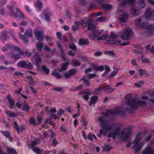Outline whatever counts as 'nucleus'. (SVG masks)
Returning <instances> with one entry per match:
<instances>
[{
  "label": "nucleus",
  "mask_w": 154,
  "mask_h": 154,
  "mask_svg": "<svg viewBox=\"0 0 154 154\" xmlns=\"http://www.w3.org/2000/svg\"><path fill=\"white\" fill-rule=\"evenodd\" d=\"M64 76L66 79L70 78L71 76L68 71L66 72L64 74Z\"/></svg>",
  "instance_id": "57"
},
{
  "label": "nucleus",
  "mask_w": 154,
  "mask_h": 154,
  "mask_svg": "<svg viewBox=\"0 0 154 154\" xmlns=\"http://www.w3.org/2000/svg\"><path fill=\"white\" fill-rule=\"evenodd\" d=\"M51 145L54 146L58 144V142L56 139H53L52 141Z\"/></svg>",
  "instance_id": "61"
},
{
  "label": "nucleus",
  "mask_w": 154,
  "mask_h": 154,
  "mask_svg": "<svg viewBox=\"0 0 154 154\" xmlns=\"http://www.w3.org/2000/svg\"><path fill=\"white\" fill-rule=\"evenodd\" d=\"M134 1L135 0H122L121 5L124 7L128 4L133 5L134 4Z\"/></svg>",
  "instance_id": "15"
},
{
  "label": "nucleus",
  "mask_w": 154,
  "mask_h": 154,
  "mask_svg": "<svg viewBox=\"0 0 154 154\" xmlns=\"http://www.w3.org/2000/svg\"><path fill=\"white\" fill-rule=\"evenodd\" d=\"M88 29L89 31H91L96 28L95 26L91 21L88 22Z\"/></svg>",
  "instance_id": "21"
},
{
  "label": "nucleus",
  "mask_w": 154,
  "mask_h": 154,
  "mask_svg": "<svg viewBox=\"0 0 154 154\" xmlns=\"http://www.w3.org/2000/svg\"><path fill=\"white\" fill-rule=\"evenodd\" d=\"M6 113L10 117H13L16 116L14 112H11V111L5 109Z\"/></svg>",
  "instance_id": "30"
},
{
  "label": "nucleus",
  "mask_w": 154,
  "mask_h": 154,
  "mask_svg": "<svg viewBox=\"0 0 154 154\" xmlns=\"http://www.w3.org/2000/svg\"><path fill=\"white\" fill-rule=\"evenodd\" d=\"M36 46L37 50L39 51H40L42 50L43 44L41 42H37Z\"/></svg>",
  "instance_id": "25"
},
{
  "label": "nucleus",
  "mask_w": 154,
  "mask_h": 154,
  "mask_svg": "<svg viewBox=\"0 0 154 154\" xmlns=\"http://www.w3.org/2000/svg\"><path fill=\"white\" fill-rule=\"evenodd\" d=\"M42 3L40 1H37L35 4V6L37 9L40 11L42 10Z\"/></svg>",
  "instance_id": "33"
},
{
  "label": "nucleus",
  "mask_w": 154,
  "mask_h": 154,
  "mask_svg": "<svg viewBox=\"0 0 154 154\" xmlns=\"http://www.w3.org/2000/svg\"><path fill=\"white\" fill-rule=\"evenodd\" d=\"M33 151L37 154H41V151L38 147H34L33 149Z\"/></svg>",
  "instance_id": "47"
},
{
  "label": "nucleus",
  "mask_w": 154,
  "mask_h": 154,
  "mask_svg": "<svg viewBox=\"0 0 154 154\" xmlns=\"http://www.w3.org/2000/svg\"><path fill=\"white\" fill-rule=\"evenodd\" d=\"M42 71L44 72L46 74H48L50 72L49 69L47 68L46 66L43 65L42 66Z\"/></svg>",
  "instance_id": "39"
},
{
  "label": "nucleus",
  "mask_w": 154,
  "mask_h": 154,
  "mask_svg": "<svg viewBox=\"0 0 154 154\" xmlns=\"http://www.w3.org/2000/svg\"><path fill=\"white\" fill-rule=\"evenodd\" d=\"M71 63L74 66H79L81 65L80 62L75 59H73L72 60Z\"/></svg>",
  "instance_id": "34"
},
{
  "label": "nucleus",
  "mask_w": 154,
  "mask_h": 154,
  "mask_svg": "<svg viewBox=\"0 0 154 154\" xmlns=\"http://www.w3.org/2000/svg\"><path fill=\"white\" fill-rule=\"evenodd\" d=\"M89 43V42L88 40L82 38L79 40V45H88Z\"/></svg>",
  "instance_id": "22"
},
{
  "label": "nucleus",
  "mask_w": 154,
  "mask_h": 154,
  "mask_svg": "<svg viewBox=\"0 0 154 154\" xmlns=\"http://www.w3.org/2000/svg\"><path fill=\"white\" fill-rule=\"evenodd\" d=\"M101 32L98 30H96L93 31L91 34L89 35V36L94 40L96 38H98V37L100 35Z\"/></svg>",
  "instance_id": "16"
},
{
  "label": "nucleus",
  "mask_w": 154,
  "mask_h": 154,
  "mask_svg": "<svg viewBox=\"0 0 154 154\" xmlns=\"http://www.w3.org/2000/svg\"><path fill=\"white\" fill-rule=\"evenodd\" d=\"M53 89L59 92L63 90V88L60 87H57L53 88Z\"/></svg>",
  "instance_id": "63"
},
{
  "label": "nucleus",
  "mask_w": 154,
  "mask_h": 154,
  "mask_svg": "<svg viewBox=\"0 0 154 154\" xmlns=\"http://www.w3.org/2000/svg\"><path fill=\"white\" fill-rule=\"evenodd\" d=\"M94 70L96 71H103L104 69V66H95L93 67Z\"/></svg>",
  "instance_id": "36"
},
{
  "label": "nucleus",
  "mask_w": 154,
  "mask_h": 154,
  "mask_svg": "<svg viewBox=\"0 0 154 154\" xmlns=\"http://www.w3.org/2000/svg\"><path fill=\"white\" fill-rule=\"evenodd\" d=\"M131 133V131L130 128H125L119 134V136L121 139L126 141L129 139Z\"/></svg>",
  "instance_id": "6"
},
{
  "label": "nucleus",
  "mask_w": 154,
  "mask_h": 154,
  "mask_svg": "<svg viewBox=\"0 0 154 154\" xmlns=\"http://www.w3.org/2000/svg\"><path fill=\"white\" fill-rule=\"evenodd\" d=\"M132 35L131 30L129 28L123 30L121 34L122 39L126 40H129Z\"/></svg>",
  "instance_id": "7"
},
{
  "label": "nucleus",
  "mask_w": 154,
  "mask_h": 154,
  "mask_svg": "<svg viewBox=\"0 0 154 154\" xmlns=\"http://www.w3.org/2000/svg\"><path fill=\"white\" fill-rule=\"evenodd\" d=\"M2 39L4 40H6L8 38L7 35V32L5 30H4L2 32Z\"/></svg>",
  "instance_id": "27"
},
{
  "label": "nucleus",
  "mask_w": 154,
  "mask_h": 154,
  "mask_svg": "<svg viewBox=\"0 0 154 154\" xmlns=\"http://www.w3.org/2000/svg\"><path fill=\"white\" fill-rule=\"evenodd\" d=\"M121 108L120 107H117L115 109V111L112 110H107L106 111V112L107 113L118 114L120 111Z\"/></svg>",
  "instance_id": "23"
},
{
  "label": "nucleus",
  "mask_w": 154,
  "mask_h": 154,
  "mask_svg": "<svg viewBox=\"0 0 154 154\" xmlns=\"http://www.w3.org/2000/svg\"><path fill=\"white\" fill-rule=\"evenodd\" d=\"M141 60L142 61V62L143 63L146 62H149V61L148 60L146 59L145 57L142 56L141 57Z\"/></svg>",
  "instance_id": "58"
},
{
  "label": "nucleus",
  "mask_w": 154,
  "mask_h": 154,
  "mask_svg": "<svg viewBox=\"0 0 154 154\" xmlns=\"http://www.w3.org/2000/svg\"><path fill=\"white\" fill-rule=\"evenodd\" d=\"M99 120L101 122L100 126L102 129L100 130V133L105 136L108 131H110L113 127H114L115 129L112 132H110L107 135L108 137H112L115 139L116 135L119 133L120 130V127L119 126L115 124L111 125L108 121L105 119L104 117H100L99 118Z\"/></svg>",
  "instance_id": "1"
},
{
  "label": "nucleus",
  "mask_w": 154,
  "mask_h": 154,
  "mask_svg": "<svg viewBox=\"0 0 154 154\" xmlns=\"http://www.w3.org/2000/svg\"><path fill=\"white\" fill-rule=\"evenodd\" d=\"M16 10L17 12L19 13V18L20 19H24L25 18L24 14L19 8H16Z\"/></svg>",
  "instance_id": "32"
},
{
  "label": "nucleus",
  "mask_w": 154,
  "mask_h": 154,
  "mask_svg": "<svg viewBox=\"0 0 154 154\" xmlns=\"http://www.w3.org/2000/svg\"><path fill=\"white\" fill-rule=\"evenodd\" d=\"M117 37L116 35L112 32L110 36V39L108 41V43L112 45H118L121 42L119 40L116 39Z\"/></svg>",
  "instance_id": "9"
},
{
  "label": "nucleus",
  "mask_w": 154,
  "mask_h": 154,
  "mask_svg": "<svg viewBox=\"0 0 154 154\" xmlns=\"http://www.w3.org/2000/svg\"><path fill=\"white\" fill-rule=\"evenodd\" d=\"M11 50L12 54L11 57H13L16 59H18L20 58V55L23 56L24 54V52L23 51L21 50L20 48L17 46L11 47Z\"/></svg>",
  "instance_id": "5"
},
{
  "label": "nucleus",
  "mask_w": 154,
  "mask_h": 154,
  "mask_svg": "<svg viewBox=\"0 0 154 154\" xmlns=\"http://www.w3.org/2000/svg\"><path fill=\"white\" fill-rule=\"evenodd\" d=\"M81 23L82 26L83 28H85L87 26V24L85 21L84 20L81 21Z\"/></svg>",
  "instance_id": "64"
},
{
  "label": "nucleus",
  "mask_w": 154,
  "mask_h": 154,
  "mask_svg": "<svg viewBox=\"0 0 154 154\" xmlns=\"http://www.w3.org/2000/svg\"><path fill=\"white\" fill-rule=\"evenodd\" d=\"M35 57V62L36 65L38 66L41 64L42 59L40 57L39 54L36 52L34 56Z\"/></svg>",
  "instance_id": "12"
},
{
  "label": "nucleus",
  "mask_w": 154,
  "mask_h": 154,
  "mask_svg": "<svg viewBox=\"0 0 154 154\" xmlns=\"http://www.w3.org/2000/svg\"><path fill=\"white\" fill-rule=\"evenodd\" d=\"M52 75L56 77L57 79H60L62 78V76L59 74V72L56 70H54L52 73Z\"/></svg>",
  "instance_id": "29"
},
{
  "label": "nucleus",
  "mask_w": 154,
  "mask_h": 154,
  "mask_svg": "<svg viewBox=\"0 0 154 154\" xmlns=\"http://www.w3.org/2000/svg\"><path fill=\"white\" fill-rule=\"evenodd\" d=\"M96 75L95 74H89L87 75V77L88 79H91L96 76Z\"/></svg>",
  "instance_id": "55"
},
{
  "label": "nucleus",
  "mask_w": 154,
  "mask_h": 154,
  "mask_svg": "<svg viewBox=\"0 0 154 154\" xmlns=\"http://www.w3.org/2000/svg\"><path fill=\"white\" fill-rule=\"evenodd\" d=\"M41 27H37L34 29V33L36 38L38 40L40 41H43L44 39V31L42 29L40 30Z\"/></svg>",
  "instance_id": "8"
},
{
  "label": "nucleus",
  "mask_w": 154,
  "mask_h": 154,
  "mask_svg": "<svg viewBox=\"0 0 154 154\" xmlns=\"http://www.w3.org/2000/svg\"><path fill=\"white\" fill-rule=\"evenodd\" d=\"M29 81V84L30 85H34L35 83L34 81V79L31 76H28V77Z\"/></svg>",
  "instance_id": "48"
},
{
  "label": "nucleus",
  "mask_w": 154,
  "mask_h": 154,
  "mask_svg": "<svg viewBox=\"0 0 154 154\" xmlns=\"http://www.w3.org/2000/svg\"><path fill=\"white\" fill-rule=\"evenodd\" d=\"M26 68H29L30 69H32L33 68V65L31 63H29L26 67Z\"/></svg>",
  "instance_id": "50"
},
{
  "label": "nucleus",
  "mask_w": 154,
  "mask_h": 154,
  "mask_svg": "<svg viewBox=\"0 0 154 154\" xmlns=\"http://www.w3.org/2000/svg\"><path fill=\"white\" fill-rule=\"evenodd\" d=\"M36 119L38 122V124H40L41 123L42 121V117L38 116H37Z\"/></svg>",
  "instance_id": "56"
},
{
  "label": "nucleus",
  "mask_w": 154,
  "mask_h": 154,
  "mask_svg": "<svg viewBox=\"0 0 154 154\" xmlns=\"http://www.w3.org/2000/svg\"><path fill=\"white\" fill-rule=\"evenodd\" d=\"M138 4L141 8H144L145 6L144 0H138Z\"/></svg>",
  "instance_id": "41"
},
{
  "label": "nucleus",
  "mask_w": 154,
  "mask_h": 154,
  "mask_svg": "<svg viewBox=\"0 0 154 154\" xmlns=\"http://www.w3.org/2000/svg\"><path fill=\"white\" fill-rule=\"evenodd\" d=\"M2 134L6 137H9L10 135V132L8 131H3Z\"/></svg>",
  "instance_id": "60"
},
{
  "label": "nucleus",
  "mask_w": 154,
  "mask_h": 154,
  "mask_svg": "<svg viewBox=\"0 0 154 154\" xmlns=\"http://www.w3.org/2000/svg\"><path fill=\"white\" fill-rule=\"evenodd\" d=\"M152 134H150L146 139H143L144 135L139 133L137 134L136 137L135 139L134 142V146L132 147L135 149V152L138 153L141 149L142 147L145 144L144 141H149L151 138Z\"/></svg>",
  "instance_id": "2"
},
{
  "label": "nucleus",
  "mask_w": 154,
  "mask_h": 154,
  "mask_svg": "<svg viewBox=\"0 0 154 154\" xmlns=\"http://www.w3.org/2000/svg\"><path fill=\"white\" fill-rule=\"evenodd\" d=\"M142 154H154V150L151 147L147 146L143 150Z\"/></svg>",
  "instance_id": "13"
},
{
  "label": "nucleus",
  "mask_w": 154,
  "mask_h": 154,
  "mask_svg": "<svg viewBox=\"0 0 154 154\" xmlns=\"http://www.w3.org/2000/svg\"><path fill=\"white\" fill-rule=\"evenodd\" d=\"M40 142V140L39 139H36L32 143L31 145L32 146L34 147L37 144H39Z\"/></svg>",
  "instance_id": "40"
},
{
  "label": "nucleus",
  "mask_w": 154,
  "mask_h": 154,
  "mask_svg": "<svg viewBox=\"0 0 154 154\" xmlns=\"http://www.w3.org/2000/svg\"><path fill=\"white\" fill-rule=\"evenodd\" d=\"M9 8L10 10V14L12 16L17 18L18 17V15L14 10V6L13 5H11L9 7Z\"/></svg>",
  "instance_id": "17"
},
{
  "label": "nucleus",
  "mask_w": 154,
  "mask_h": 154,
  "mask_svg": "<svg viewBox=\"0 0 154 154\" xmlns=\"http://www.w3.org/2000/svg\"><path fill=\"white\" fill-rule=\"evenodd\" d=\"M68 71L72 76L75 74L77 71L75 69H72L69 70Z\"/></svg>",
  "instance_id": "44"
},
{
  "label": "nucleus",
  "mask_w": 154,
  "mask_h": 154,
  "mask_svg": "<svg viewBox=\"0 0 154 154\" xmlns=\"http://www.w3.org/2000/svg\"><path fill=\"white\" fill-rule=\"evenodd\" d=\"M69 62H67L66 63L62 64L61 69H58V71L60 72H62L63 70H65L67 69V66L69 64Z\"/></svg>",
  "instance_id": "24"
},
{
  "label": "nucleus",
  "mask_w": 154,
  "mask_h": 154,
  "mask_svg": "<svg viewBox=\"0 0 154 154\" xmlns=\"http://www.w3.org/2000/svg\"><path fill=\"white\" fill-rule=\"evenodd\" d=\"M108 35L107 34H104L102 36L98 37L97 38V39L98 41L104 40L108 38Z\"/></svg>",
  "instance_id": "37"
},
{
  "label": "nucleus",
  "mask_w": 154,
  "mask_h": 154,
  "mask_svg": "<svg viewBox=\"0 0 154 154\" xmlns=\"http://www.w3.org/2000/svg\"><path fill=\"white\" fill-rule=\"evenodd\" d=\"M102 90V88L99 86L94 91V93L95 94H98L100 93Z\"/></svg>",
  "instance_id": "46"
},
{
  "label": "nucleus",
  "mask_w": 154,
  "mask_h": 154,
  "mask_svg": "<svg viewBox=\"0 0 154 154\" xmlns=\"http://www.w3.org/2000/svg\"><path fill=\"white\" fill-rule=\"evenodd\" d=\"M26 36L25 35H23L20 33L19 34V38L21 39L24 43L26 44L28 42V40Z\"/></svg>",
  "instance_id": "20"
},
{
  "label": "nucleus",
  "mask_w": 154,
  "mask_h": 154,
  "mask_svg": "<svg viewBox=\"0 0 154 154\" xmlns=\"http://www.w3.org/2000/svg\"><path fill=\"white\" fill-rule=\"evenodd\" d=\"M7 152L10 154H17V152L15 149L13 148H8L7 149Z\"/></svg>",
  "instance_id": "38"
},
{
  "label": "nucleus",
  "mask_w": 154,
  "mask_h": 154,
  "mask_svg": "<svg viewBox=\"0 0 154 154\" xmlns=\"http://www.w3.org/2000/svg\"><path fill=\"white\" fill-rule=\"evenodd\" d=\"M29 122L31 125L34 126L38 125V123L35 121V119L33 117H31L29 119Z\"/></svg>",
  "instance_id": "35"
},
{
  "label": "nucleus",
  "mask_w": 154,
  "mask_h": 154,
  "mask_svg": "<svg viewBox=\"0 0 154 154\" xmlns=\"http://www.w3.org/2000/svg\"><path fill=\"white\" fill-rule=\"evenodd\" d=\"M30 106L29 105L26 103H23L22 107V110L25 111L29 112V109H30Z\"/></svg>",
  "instance_id": "31"
},
{
  "label": "nucleus",
  "mask_w": 154,
  "mask_h": 154,
  "mask_svg": "<svg viewBox=\"0 0 154 154\" xmlns=\"http://www.w3.org/2000/svg\"><path fill=\"white\" fill-rule=\"evenodd\" d=\"M101 7L103 8L106 10H109L112 8V6L109 4H103L101 5Z\"/></svg>",
  "instance_id": "28"
},
{
  "label": "nucleus",
  "mask_w": 154,
  "mask_h": 154,
  "mask_svg": "<svg viewBox=\"0 0 154 154\" xmlns=\"http://www.w3.org/2000/svg\"><path fill=\"white\" fill-rule=\"evenodd\" d=\"M145 19V18L143 17L136 19L135 21V24L141 29H147V31L149 34H154V25H147L146 23L144 22V20Z\"/></svg>",
  "instance_id": "3"
},
{
  "label": "nucleus",
  "mask_w": 154,
  "mask_h": 154,
  "mask_svg": "<svg viewBox=\"0 0 154 154\" xmlns=\"http://www.w3.org/2000/svg\"><path fill=\"white\" fill-rule=\"evenodd\" d=\"M128 17L127 14H125L122 15V17H120V20L121 21L125 22L128 18Z\"/></svg>",
  "instance_id": "42"
},
{
  "label": "nucleus",
  "mask_w": 154,
  "mask_h": 154,
  "mask_svg": "<svg viewBox=\"0 0 154 154\" xmlns=\"http://www.w3.org/2000/svg\"><path fill=\"white\" fill-rule=\"evenodd\" d=\"M69 48L73 51H76L77 49V47L74 43H70L69 45Z\"/></svg>",
  "instance_id": "45"
},
{
  "label": "nucleus",
  "mask_w": 154,
  "mask_h": 154,
  "mask_svg": "<svg viewBox=\"0 0 154 154\" xmlns=\"http://www.w3.org/2000/svg\"><path fill=\"white\" fill-rule=\"evenodd\" d=\"M11 46L9 45H7L6 47H3L2 48V50L4 51H7L8 49H11Z\"/></svg>",
  "instance_id": "53"
},
{
  "label": "nucleus",
  "mask_w": 154,
  "mask_h": 154,
  "mask_svg": "<svg viewBox=\"0 0 154 154\" xmlns=\"http://www.w3.org/2000/svg\"><path fill=\"white\" fill-rule=\"evenodd\" d=\"M26 65L27 62L26 61L24 60H21L19 62L17 63V66L21 68L26 66Z\"/></svg>",
  "instance_id": "26"
},
{
  "label": "nucleus",
  "mask_w": 154,
  "mask_h": 154,
  "mask_svg": "<svg viewBox=\"0 0 154 154\" xmlns=\"http://www.w3.org/2000/svg\"><path fill=\"white\" fill-rule=\"evenodd\" d=\"M24 35L28 37H32L33 36L32 29L30 28L26 30Z\"/></svg>",
  "instance_id": "18"
},
{
  "label": "nucleus",
  "mask_w": 154,
  "mask_h": 154,
  "mask_svg": "<svg viewBox=\"0 0 154 154\" xmlns=\"http://www.w3.org/2000/svg\"><path fill=\"white\" fill-rule=\"evenodd\" d=\"M14 125H15V128L17 130V132L19 133V128L18 124H17L16 121L14 122Z\"/></svg>",
  "instance_id": "54"
},
{
  "label": "nucleus",
  "mask_w": 154,
  "mask_h": 154,
  "mask_svg": "<svg viewBox=\"0 0 154 154\" xmlns=\"http://www.w3.org/2000/svg\"><path fill=\"white\" fill-rule=\"evenodd\" d=\"M106 19V18L105 17L102 16L99 18H98L97 19V21L100 22H103Z\"/></svg>",
  "instance_id": "51"
},
{
  "label": "nucleus",
  "mask_w": 154,
  "mask_h": 154,
  "mask_svg": "<svg viewBox=\"0 0 154 154\" xmlns=\"http://www.w3.org/2000/svg\"><path fill=\"white\" fill-rule=\"evenodd\" d=\"M112 148V147L111 146L108 144L105 145L104 148V150L106 151L110 150Z\"/></svg>",
  "instance_id": "49"
},
{
  "label": "nucleus",
  "mask_w": 154,
  "mask_h": 154,
  "mask_svg": "<svg viewBox=\"0 0 154 154\" xmlns=\"http://www.w3.org/2000/svg\"><path fill=\"white\" fill-rule=\"evenodd\" d=\"M105 54H106L111 55L112 56H114L115 55L114 51H106L105 52Z\"/></svg>",
  "instance_id": "52"
},
{
  "label": "nucleus",
  "mask_w": 154,
  "mask_h": 154,
  "mask_svg": "<svg viewBox=\"0 0 154 154\" xmlns=\"http://www.w3.org/2000/svg\"><path fill=\"white\" fill-rule=\"evenodd\" d=\"M127 103L131 109H137L139 106L143 107H145L146 106V104L145 102L141 101L137 102L136 100L134 99H131L128 100Z\"/></svg>",
  "instance_id": "4"
},
{
  "label": "nucleus",
  "mask_w": 154,
  "mask_h": 154,
  "mask_svg": "<svg viewBox=\"0 0 154 154\" xmlns=\"http://www.w3.org/2000/svg\"><path fill=\"white\" fill-rule=\"evenodd\" d=\"M6 97L9 104L10 108L12 109L13 107H15L14 101L10 94L7 95Z\"/></svg>",
  "instance_id": "11"
},
{
  "label": "nucleus",
  "mask_w": 154,
  "mask_h": 154,
  "mask_svg": "<svg viewBox=\"0 0 154 154\" xmlns=\"http://www.w3.org/2000/svg\"><path fill=\"white\" fill-rule=\"evenodd\" d=\"M81 80L84 81L85 85L87 86H88L90 85V82L88 80L85 79V78H82L80 80V81Z\"/></svg>",
  "instance_id": "43"
},
{
  "label": "nucleus",
  "mask_w": 154,
  "mask_h": 154,
  "mask_svg": "<svg viewBox=\"0 0 154 154\" xmlns=\"http://www.w3.org/2000/svg\"><path fill=\"white\" fill-rule=\"evenodd\" d=\"M140 11L139 9L136 8L135 7L131 8L130 10V13L134 16H137L139 15Z\"/></svg>",
  "instance_id": "14"
},
{
  "label": "nucleus",
  "mask_w": 154,
  "mask_h": 154,
  "mask_svg": "<svg viewBox=\"0 0 154 154\" xmlns=\"http://www.w3.org/2000/svg\"><path fill=\"white\" fill-rule=\"evenodd\" d=\"M145 16L146 18L148 20H154V11L151 8H148L145 12Z\"/></svg>",
  "instance_id": "10"
},
{
  "label": "nucleus",
  "mask_w": 154,
  "mask_h": 154,
  "mask_svg": "<svg viewBox=\"0 0 154 154\" xmlns=\"http://www.w3.org/2000/svg\"><path fill=\"white\" fill-rule=\"evenodd\" d=\"M117 72L118 71H116L112 72L111 74L108 77V78L109 79H110L114 76L117 73Z\"/></svg>",
  "instance_id": "59"
},
{
  "label": "nucleus",
  "mask_w": 154,
  "mask_h": 154,
  "mask_svg": "<svg viewBox=\"0 0 154 154\" xmlns=\"http://www.w3.org/2000/svg\"><path fill=\"white\" fill-rule=\"evenodd\" d=\"M103 89L107 93H111L114 91L115 88L110 87L109 85H107L104 86Z\"/></svg>",
  "instance_id": "19"
},
{
  "label": "nucleus",
  "mask_w": 154,
  "mask_h": 154,
  "mask_svg": "<svg viewBox=\"0 0 154 154\" xmlns=\"http://www.w3.org/2000/svg\"><path fill=\"white\" fill-rule=\"evenodd\" d=\"M14 74L15 76H20L22 75H23V74L22 73L20 72H15L14 73Z\"/></svg>",
  "instance_id": "62"
}]
</instances>
